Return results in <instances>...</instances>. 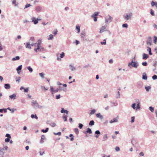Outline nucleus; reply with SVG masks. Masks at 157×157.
I'll return each mask as SVG.
<instances>
[{"label":"nucleus","mask_w":157,"mask_h":157,"mask_svg":"<svg viewBox=\"0 0 157 157\" xmlns=\"http://www.w3.org/2000/svg\"><path fill=\"white\" fill-rule=\"evenodd\" d=\"M139 64L137 61H133V60H131L130 62L128 63V66L131 68V67L135 68H137Z\"/></svg>","instance_id":"obj_1"},{"label":"nucleus","mask_w":157,"mask_h":157,"mask_svg":"<svg viewBox=\"0 0 157 157\" xmlns=\"http://www.w3.org/2000/svg\"><path fill=\"white\" fill-rule=\"evenodd\" d=\"M108 25H105L104 26H102L101 28L100 29V33H102L103 32L105 31H107L108 32L109 34H111V32L109 31V30L107 29Z\"/></svg>","instance_id":"obj_2"},{"label":"nucleus","mask_w":157,"mask_h":157,"mask_svg":"<svg viewBox=\"0 0 157 157\" xmlns=\"http://www.w3.org/2000/svg\"><path fill=\"white\" fill-rule=\"evenodd\" d=\"M105 23L106 24L110 23L112 21L113 18L110 15H108L105 17Z\"/></svg>","instance_id":"obj_3"},{"label":"nucleus","mask_w":157,"mask_h":157,"mask_svg":"<svg viewBox=\"0 0 157 157\" xmlns=\"http://www.w3.org/2000/svg\"><path fill=\"white\" fill-rule=\"evenodd\" d=\"M32 22L35 25H36L38 23V21H40L41 19L40 18H36L35 17H33L32 18Z\"/></svg>","instance_id":"obj_4"},{"label":"nucleus","mask_w":157,"mask_h":157,"mask_svg":"<svg viewBox=\"0 0 157 157\" xmlns=\"http://www.w3.org/2000/svg\"><path fill=\"white\" fill-rule=\"evenodd\" d=\"M50 90L51 91L52 94H53L54 93H56L59 91H61V90L57 88L55 90L54 89V88L53 86H51L50 87Z\"/></svg>","instance_id":"obj_5"},{"label":"nucleus","mask_w":157,"mask_h":157,"mask_svg":"<svg viewBox=\"0 0 157 157\" xmlns=\"http://www.w3.org/2000/svg\"><path fill=\"white\" fill-rule=\"evenodd\" d=\"M31 105L33 108L36 109L37 107L38 104L36 101L33 100L31 102Z\"/></svg>","instance_id":"obj_6"},{"label":"nucleus","mask_w":157,"mask_h":157,"mask_svg":"<svg viewBox=\"0 0 157 157\" xmlns=\"http://www.w3.org/2000/svg\"><path fill=\"white\" fill-rule=\"evenodd\" d=\"M35 10L37 13L41 12L42 10V7L40 6H37L35 7Z\"/></svg>","instance_id":"obj_7"},{"label":"nucleus","mask_w":157,"mask_h":157,"mask_svg":"<svg viewBox=\"0 0 157 157\" xmlns=\"http://www.w3.org/2000/svg\"><path fill=\"white\" fill-rule=\"evenodd\" d=\"M132 15V13H130L129 14H127L126 16L124 17V19L127 20L130 19Z\"/></svg>","instance_id":"obj_8"},{"label":"nucleus","mask_w":157,"mask_h":157,"mask_svg":"<svg viewBox=\"0 0 157 157\" xmlns=\"http://www.w3.org/2000/svg\"><path fill=\"white\" fill-rule=\"evenodd\" d=\"M152 38L151 37L149 36L148 37L147 40L146 41L147 44L148 45H151L152 44Z\"/></svg>","instance_id":"obj_9"},{"label":"nucleus","mask_w":157,"mask_h":157,"mask_svg":"<svg viewBox=\"0 0 157 157\" xmlns=\"http://www.w3.org/2000/svg\"><path fill=\"white\" fill-rule=\"evenodd\" d=\"M118 116H117L116 118H114L113 120H111L109 122L111 124L114 122H116L118 121Z\"/></svg>","instance_id":"obj_10"},{"label":"nucleus","mask_w":157,"mask_h":157,"mask_svg":"<svg viewBox=\"0 0 157 157\" xmlns=\"http://www.w3.org/2000/svg\"><path fill=\"white\" fill-rule=\"evenodd\" d=\"M101 134V133L100 131L98 130H96L95 132V137L96 138H98L100 135Z\"/></svg>","instance_id":"obj_11"},{"label":"nucleus","mask_w":157,"mask_h":157,"mask_svg":"<svg viewBox=\"0 0 157 157\" xmlns=\"http://www.w3.org/2000/svg\"><path fill=\"white\" fill-rule=\"evenodd\" d=\"M84 133L87 134V133L91 134L92 133L91 129L89 128H87L86 131H83Z\"/></svg>","instance_id":"obj_12"},{"label":"nucleus","mask_w":157,"mask_h":157,"mask_svg":"<svg viewBox=\"0 0 157 157\" xmlns=\"http://www.w3.org/2000/svg\"><path fill=\"white\" fill-rule=\"evenodd\" d=\"M149 57V55L145 54V53H144L142 55V59H143L146 60Z\"/></svg>","instance_id":"obj_13"},{"label":"nucleus","mask_w":157,"mask_h":157,"mask_svg":"<svg viewBox=\"0 0 157 157\" xmlns=\"http://www.w3.org/2000/svg\"><path fill=\"white\" fill-rule=\"evenodd\" d=\"M9 98L11 99H15L16 98V94H14L9 96Z\"/></svg>","instance_id":"obj_14"},{"label":"nucleus","mask_w":157,"mask_h":157,"mask_svg":"<svg viewBox=\"0 0 157 157\" xmlns=\"http://www.w3.org/2000/svg\"><path fill=\"white\" fill-rule=\"evenodd\" d=\"M60 112L61 113H66L67 115L68 114L69 112L67 110H65L63 108H61V110Z\"/></svg>","instance_id":"obj_15"},{"label":"nucleus","mask_w":157,"mask_h":157,"mask_svg":"<svg viewBox=\"0 0 157 157\" xmlns=\"http://www.w3.org/2000/svg\"><path fill=\"white\" fill-rule=\"evenodd\" d=\"M45 139V136L44 135H42L41 137V139L40 141V143L41 144L43 143L44 142V140Z\"/></svg>","instance_id":"obj_16"},{"label":"nucleus","mask_w":157,"mask_h":157,"mask_svg":"<svg viewBox=\"0 0 157 157\" xmlns=\"http://www.w3.org/2000/svg\"><path fill=\"white\" fill-rule=\"evenodd\" d=\"M4 88L6 89H10V85L9 83H5L4 84Z\"/></svg>","instance_id":"obj_17"},{"label":"nucleus","mask_w":157,"mask_h":157,"mask_svg":"<svg viewBox=\"0 0 157 157\" xmlns=\"http://www.w3.org/2000/svg\"><path fill=\"white\" fill-rule=\"evenodd\" d=\"M96 116L98 118H99L101 120H102L103 119V116L101 115L100 113H97L96 114Z\"/></svg>","instance_id":"obj_18"},{"label":"nucleus","mask_w":157,"mask_h":157,"mask_svg":"<svg viewBox=\"0 0 157 157\" xmlns=\"http://www.w3.org/2000/svg\"><path fill=\"white\" fill-rule=\"evenodd\" d=\"M147 50L148 52L149 55H152V53L151 52V48L148 46H147Z\"/></svg>","instance_id":"obj_19"},{"label":"nucleus","mask_w":157,"mask_h":157,"mask_svg":"<svg viewBox=\"0 0 157 157\" xmlns=\"http://www.w3.org/2000/svg\"><path fill=\"white\" fill-rule=\"evenodd\" d=\"M147 77L146 74L145 72H144L142 75V79L144 80H147Z\"/></svg>","instance_id":"obj_20"},{"label":"nucleus","mask_w":157,"mask_h":157,"mask_svg":"<svg viewBox=\"0 0 157 157\" xmlns=\"http://www.w3.org/2000/svg\"><path fill=\"white\" fill-rule=\"evenodd\" d=\"M110 103L111 104V106H116L118 105V103L117 101H116L115 102L110 101Z\"/></svg>","instance_id":"obj_21"},{"label":"nucleus","mask_w":157,"mask_h":157,"mask_svg":"<svg viewBox=\"0 0 157 157\" xmlns=\"http://www.w3.org/2000/svg\"><path fill=\"white\" fill-rule=\"evenodd\" d=\"M85 33L84 32H83L81 33V37L82 39H83V41H84Z\"/></svg>","instance_id":"obj_22"},{"label":"nucleus","mask_w":157,"mask_h":157,"mask_svg":"<svg viewBox=\"0 0 157 157\" xmlns=\"http://www.w3.org/2000/svg\"><path fill=\"white\" fill-rule=\"evenodd\" d=\"M36 43V46L37 47L40 48V47L41 46V40H38V42Z\"/></svg>","instance_id":"obj_23"},{"label":"nucleus","mask_w":157,"mask_h":157,"mask_svg":"<svg viewBox=\"0 0 157 157\" xmlns=\"http://www.w3.org/2000/svg\"><path fill=\"white\" fill-rule=\"evenodd\" d=\"M26 48H28L29 49H31V44H30V43L29 42H28L26 43Z\"/></svg>","instance_id":"obj_24"},{"label":"nucleus","mask_w":157,"mask_h":157,"mask_svg":"<svg viewBox=\"0 0 157 157\" xmlns=\"http://www.w3.org/2000/svg\"><path fill=\"white\" fill-rule=\"evenodd\" d=\"M99 12H95L93 14H92L91 17H97V16L98 15V14H99Z\"/></svg>","instance_id":"obj_25"},{"label":"nucleus","mask_w":157,"mask_h":157,"mask_svg":"<svg viewBox=\"0 0 157 157\" xmlns=\"http://www.w3.org/2000/svg\"><path fill=\"white\" fill-rule=\"evenodd\" d=\"M96 112V110L94 109H93L92 110H90V112L89 113L90 115H92L94 114Z\"/></svg>","instance_id":"obj_26"},{"label":"nucleus","mask_w":157,"mask_h":157,"mask_svg":"<svg viewBox=\"0 0 157 157\" xmlns=\"http://www.w3.org/2000/svg\"><path fill=\"white\" fill-rule=\"evenodd\" d=\"M7 112V109L6 108L0 109V113H2L4 112L5 113H6Z\"/></svg>","instance_id":"obj_27"},{"label":"nucleus","mask_w":157,"mask_h":157,"mask_svg":"<svg viewBox=\"0 0 157 157\" xmlns=\"http://www.w3.org/2000/svg\"><path fill=\"white\" fill-rule=\"evenodd\" d=\"M31 117L32 118H35L36 119H38V117H37L36 115V114H32L31 115Z\"/></svg>","instance_id":"obj_28"},{"label":"nucleus","mask_w":157,"mask_h":157,"mask_svg":"<svg viewBox=\"0 0 157 157\" xmlns=\"http://www.w3.org/2000/svg\"><path fill=\"white\" fill-rule=\"evenodd\" d=\"M145 89L147 91H149L151 88V87L150 86H145L144 87Z\"/></svg>","instance_id":"obj_29"},{"label":"nucleus","mask_w":157,"mask_h":157,"mask_svg":"<svg viewBox=\"0 0 157 157\" xmlns=\"http://www.w3.org/2000/svg\"><path fill=\"white\" fill-rule=\"evenodd\" d=\"M69 66L71 67V70L72 71H74L76 69L75 67L71 64L69 65Z\"/></svg>","instance_id":"obj_30"},{"label":"nucleus","mask_w":157,"mask_h":157,"mask_svg":"<svg viewBox=\"0 0 157 157\" xmlns=\"http://www.w3.org/2000/svg\"><path fill=\"white\" fill-rule=\"evenodd\" d=\"M20 57L19 56H17L15 57H13L12 58V60L13 61L17 60L20 59Z\"/></svg>","instance_id":"obj_31"},{"label":"nucleus","mask_w":157,"mask_h":157,"mask_svg":"<svg viewBox=\"0 0 157 157\" xmlns=\"http://www.w3.org/2000/svg\"><path fill=\"white\" fill-rule=\"evenodd\" d=\"M157 4V2H154V1H152L151 2V4L152 6L153 7L155 6Z\"/></svg>","instance_id":"obj_32"},{"label":"nucleus","mask_w":157,"mask_h":157,"mask_svg":"<svg viewBox=\"0 0 157 157\" xmlns=\"http://www.w3.org/2000/svg\"><path fill=\"white\" fill-rule=\"evenodd\" d=\"M142 84L140 82H139L137 83V87L138 88H140L142 87Z\"/></svg>","instance_id":"obj_33"},{"label":"nucleus","mask_w":157,"mask_h":157,"mask_svg":"<svg viewBox=\"0 0 157 157\" xmlns=\"http://www.w3.org/2000/svg\"><path fill=\"white\" fill-rule=\"evenodd\" d=\"M49 128H46L45 129H43L41 130V132L43 133H46L48 131Z\"/></svg>","instance_id":"obj_34"},{"label":"nucleus","mask_w":157,"mask_h":157,"mask_svg":"<svg viewBox=\"0 0 157 157\" xmlns=\"http://www.w3.org/2000/svg\"><path fill=\"white\" fill-rule=\"evenodd\" d=\"M69 137H71L70 138V140L71 141H73L74 140V136L73 135V134H70V135H69Z\"/></svg>","instance_id":"obj_35"},{"label":"nucleus","mask_w":157,"mask_h":157,"mask_svg":"<svg viewBox=\"0 0 157 157\" xmlns=\"http://www.w3.org/2000/svg\"><path fill=\"white\" fill-rule=\"evenodd\" d=\"M153 42L155 44H156L157 42V36H154L153 37Z\"/></svg>","instance_id":"obj_36"},{"label":"nucleus","mask_w":157,"mask_h":157,"mask_svg":"<svg viewBox=\"0 0 157 157\" xmlns=\"http://www.w3.org/2000/svg\"><path fill=\"white\" fill-rule=\"evenodd\" d=\"M94 124V122L93 120L90 121L89 123V125L90 126H93Z\"/></svg>","instance_id":"obj_37"},{"label":"nucleus","mask_w":157,"mask_h":157,"mask_svg":"<svg viewBox=\"0 0 157 157\" xmlns=\"http://www.w3.org/2000/svg\"><path fill=\"white\" fill-rule=\"evenodd\" d=\"M27 68L30 72L31 73L33 71V69L30 66H28Z\"/></svg>","instance_id":"obj_38"},{"label":"nucleus","mask_w":157,"mask_h":157,"mask_svg":"<svg viewBox=\"0 0 157 157\" xmlns=\"http://www.w3.org/2000/svg\"><path fill=\"white\" fill-rule=\"evenodd\" d=\"M76 29L77 30V33H78L80 32V26L79 25L76 26Z\"/></svg>","instance_id":"obj_39"},{"label":"nucleus","mask_w":157,"mask_h":157,"mask_svg":"<svg viewBox=\"0 0 157 157\" xmlns=\"http://www.w3.org/2000/svg\"><path fill=\"white\" fill-rule=\"evenodd\" d=\"M22 68V65H20L16 68L17 71H21Z\"/></svg>","instance_id":"obj_40"},{"label":"nucleus","mask_w":157,"mask_h":157,"mask_svg":"<svg viewBox=\"0 0 157 157\" xmlns=\"http://www.w3.org/2000/svg\"><path fill=\"white\" fill-rule=\"evenodd\" d=\"M6 109L7 110L8 109L10 111H11L12 113H13L14 112L15 109L13 108L11 109L10 107H8ZM15 110H16V109H15Z\"/></svg>","instance_id":"obj_41"},{"label":"nucleus","mask_w":157,"mask_h":157,"mask_svg":"<svg viewBox=\"0 0 157 157\" xmlns=\"http://www.w3.org/2000/svg\"><path fill=\"white\" fill-rule=\"evenodd\" d=\"M45 49L43 47H40V49H39V52H42L45 51Z\"/></svg>","instance_id":"obj_42"},{"label":"nucleus","mask_w":157,"mask_h":157,"mask_svg":"<svg viewBox=\"0 0 157 157\" xmlns=\"http://www.w3.org/2000/svg\"><path fill=\"white\" fill-rule=\"evenodd\" d=\"M101 44L102 45H105L106 44V39H104L103 40V42H100Z\"/></svg>","instance_id":"obj_43"},{"label":"nucleus","mask_w":157,"mask_h":157,"mask_svg":"<svg viewBox=\"0 0 157 157\" xmlns=\"http://www.w3.org/2000/svg\"><path fill=\"white\" fill-rule=\"evenodd\" d=\"M140 102L138 101L137 102V105H136V109H140Z\"/></svg>","instance_id":"obj_44"},{"label":"nucleus","mask_w":157,"mask_h":157,"mask_svg":"<svg viewBox=\"0 0 157 157\" xmlns=\"http://www.w3.org/2000/svg\"><path fill=\"white\" fill-rule=\"evenodd\" d=\"M74 131L77 135H78L79 133L78 129L77 128L74 129Z\"/></svg>","instance_id":"obj_45"},{"label":"nucleus","mask_w":157,"mask_h":157,"mask_svg":"<svg viewBox=\"0 0 157 157\" xmlns=\"http://www.w3.org/2000/svg\"><path fill=\"white\" fill-rule=\"evenodd\" d=\"M149 109L150 110L152 113L154 112V108L151 106L149 107Z\"/></svg>","instance_id":"obj_46"},{"label":"nucleus","mask_w":157,"mask_h":157,"mask_svg":"<svg viewBox=\"0 0 157 157\" xmlns=\"http://www.w3.org/2000/svg\"><path fill=\"white\" fill-rule=\"evenodd\" d=\"M67 116L66 115H63L62 116L63 119H64V121H67Z\"/></svg>","instance_id":"obj_47"},{"label":"nucleus","mask_w":157,"mask_h":157,"mask_svg":"<svg viewBox=\"0 0 157 157\" xmlns=\"http://www.w3.org/2000/svg\"><path fill=\"white\" fill-rule=\"evenodd\" d=\"M122 27L127 28L128 27V25L127 23L123 24L122 25Z\"/></svg>","instance_id":"obj_48"},{"label":"nucleus","mask_w":157,"mask_h":157,"mask_svg":"<svg viewBox=\"0 0 157 157\" xmlns=\"http://www.w3.org/2000/svg\"><path fill=\"white\" fill-rule=\"evenodd\" d=\"M53 38V36L51 34L49 35V37L48 38V40H51Z\"/></svg>","instance_id":"obj_49"},{"label":"nucleus","mask_w":157,"mask_h":157,"mask_svg":"<svg viewBox=\"0 0 157 157\" xmlns=\"http://www.w3.org/2000/svg\"><path fill=\"white\" fill-rule=\"evenodd\" d=\"M108 139V136L107 134H105L103 136V139L102 140V141H104Z\"/></svg>","instance_id":"obj_50"},{"label":"nucleus","mask_w":157,"mask_h":157,"mask_svg":"<svg viewBox=\"0 0 157 157\" xmlns=\"http://www.w3.org/2000/svg\"><path fill=\"white\" fill-rule=\"evenodd\" d=\"M131 142L132 144L133 145V146L135 144H136V141L135 140L133 139H132L131 140Z\"/></svg>","instance_id":"obj_51"},{"label":"nucleus","mask_w":157,"mask_h":157,"mask_svg":"<svg viewBox=\"0 0 157 157\" xmlns=\"http://www.w3.org/2000/svg\"><path fill=\"white\" fill-rule=\"evenodd\" d=\"M41 89L42 90H45V92L47 90H48V88H47V87H45V86H41Z\"/></svg>","instance_id":"obj_52"},{"label":"nucleus","mask_w":157,"mask_h":157,"mask_svg":"<svg viewBox=\"0 0 157 157\" xmlns=\"http://www.w3.org/2000/svg\"><path fill=\"white\" fill-rule=\"evenodd\" d=\"M136 104L135 103H133L132 105V107L133 109H136Z\"/></svg>","instance_id":"obj_53"},{"label":"nucleus","mask_w":157,"mask_h":157,"mask_svg":"<svg viewBox=\"0 0 157 157\" xmlns=\"http://www.w3.org/2000/svg\"><path fill=\"white\" fill-rule=\"evenodd\" d=\"M143 66H146L147 65V62L145 61L142 63Z\"/></svg>","instance_id":"obj_54"},{"label":"nucleus","mask_w":157,"mask_h":157,"mask_svg":"<svg viewBox=\"0 0 157 157\" xmlns=\"http://www.w3.org/2000/svg\"><path fill=\"white\" fill-rule=\"evenodd\" d=\"M83 126V125L81 123H79L78 124V128L80 129H82Z\"/></svg>","instance_id":"obj_55"},{"label":"nucleus","mask_w":157,"mask_h":157,"mask_svg":"<svg viewBox=\"0 0 157 157\" xmlns=\"http://www.w3.org/2000/svg\"><path fill=\"white\" fill-rule=\"evenodd\" d=\"M31 6V5L30 4L27 3L25 5V7L24 9H25L26 8H27Z\"/></svg>","instance_id":"obj_56"},{"label":"nucleus","mask_w":157,"mask_h":157,"mask_svg":"<svg viewBox=\"0 0 157 157\" xmlns=\"http://www.w3.org/2000/svg\"><path fill=\"white\" fill-rule=\"evenodd\" d=\"M12 4L13 5H15V6H17L18 4V3H17V4H16V0H13L12 1Z\"/></svg>","instance_id":"obj_57"},{"label":"nucleus","mask_w":157,"mask_h":157,"mask_svg":"<svg viewBox=\"0 0 157 157\" xmlns=\"http://www.w3.org/2000/svg\"><path fill=\"white\" fill-rule=\"evenodd\" d=\"M135 117L134 116L132 117L131 118V123H132L134 122L135 121Z\"/></svg>","instance_id":"obj_58"},{"label":"nucleus","mask_w":157,"mask_h":157,"mask_svg":"<svg viewBox=\"0 0 157 157\" xmlns=\"http://www.w3.org/2000/svg\"><path fill=\"white\" fill-rule=\"evenodd\" d=\"M53 134L54 135H59V136H60L61 134V132H58L57 133L56 132H53Z\"/></svg>","instance_id":"obj_59"},{"label":"nucleus","mask_w":157,"mask_h":157,"mask_svg":"<svg viewBox=\"0 0 157 157\" xmlns=\"http://www.w3.org/2000/svg\"><path fill=\"white\" fill-rule=\"evenodd\" d=\"M150 14L152 16L155 15L154 12V10L152 9H151L150 10Z\"/></svg>","instance_id":"obj_60"},{"label":"nucleus","mask_w":157,"mask_h":157,"mask_svg":"<svg viewBox=\"0 0 157 157\" xmlns=\"http://www.w3.org/2000/svg\"><path fill=\"white\" fill-rule=\"evenodd\" d=\"M8 147L7 146H5L3 147V148H2L3 151H4V150L7 151L8 149Z\"/></svg>","instance_id":"obj_61"},{"label":"nucleus","mask_w":157,"mask_h":157,"mask_svg":"<svg viewBox=\"0 0 157 157\" xmlns=\"http://www.w3.org/2000/svg\"><path fill=\"white\" fill-rule=\"evenodd\" d=\"M65 53L63 52H62V53L60 54V58H63L65 56Z\"/></svg>","instance_id":"obj_62"},{"label":"nucleus","mask_w":157,"mask_h":157,"mask_svg":"<svg viewBox=\"0 0 157 157\" xmlns=\"http://www.w3.org/2000/svg\"><path fill=\"white\" fill-rule=\"evenodd\" d=\"M152 78L153 80H155L157 79V75H154L152 76Z\"/></svg>","instance_id":"obj_63"},{"label":"nucleus","mask_w":157,"mask_h":157,"mask_svg":"<svg viewBox=\"0 0 157 157\" xmlns=\"http://www.w3.org/2000/svg\"><path fill=\"white\" fill-rule=\"evenodd\" d=\"M39 75L42 78H44V74L43 73H39Z\"/></svg>","instance_id":"obj_64"}]
</instances>
